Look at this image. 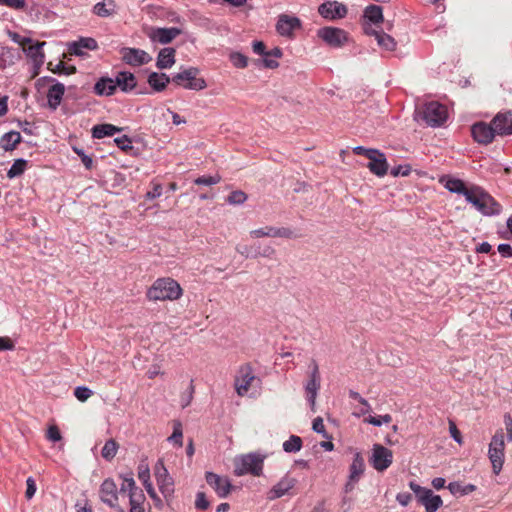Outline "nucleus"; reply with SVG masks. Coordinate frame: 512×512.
Returning <instances> with one entry per match:
<instances>
[{
  "label": "nucleus",
  "instance_id": "1",
  "mask_svg": "<svg viewBox=\"0 0 512 512\" xmlns=\"http://www.w3.org/2000/svg\"><path fill=\"white\" fill-rule=\"evenodd\" d=\"M182 296V288L172 278H159L147 291V297L153 301L177 300Z\"/></svg>",
  "mask_w": 512,
  "mask_h": 512
},
{
  "label": "nucleus",
  "instance_id": "2",
  "mask_svg": "<svg viewBox=\"0 0 512 512\" xmlns=\"http://www.w3.org/2000/svg\"><path fill=\"white\" fill-rule=\"evenodd\" d=\"M465 199L485 216L497 215L501 212V205L478 186L471 187V191L466 194Z\"/></svg>",
  "mask_w": 512,
  "mask_h": 512
},
{
  "label": "nucleus",
  "instance_id": "3",
  "mask_svg": "<svg viewBox=\"0 0 512 512\" xmlns=\"http://www.w3.org/2000/svg\"><path fill=\"white\" fill-rule=\"evenodd\" d=\"M265 458L266 455L259 452H251L237 456L234 459V474L236 476H243L246 474H251L253 476L262 475Z\"/></svg>",
  "mask_w": 512,
  "mask_h": 512
},
{
  "label": "nucleus",
  "instance_id": "4",
  "mask_svg": "<svg viewBox=\"0 0 512 512\" xmlns=\"http://www.w3.org/2000/svg\"><path fill=\"white\" fill-rule=\"evenodd\" d=\"M409 487L414 492L417 501L425 507L426 512H436L442 506V498L435 495L431 489L422 487L414 481L409 483Z\"/></svg>",
  "mask_w": 512,
  "mask_h": 512
},
{
  "label": "nucleus",
  "instance_id": "5",
  "mask_svg": "<svg viewBox=\"0 0 512 512\" xmlns=\"http://www.w3.org/2000/svg\"><path fill=\"white\" fill-rule=\"evenodd\" d=\"M198 73L199 70L197 68L189 67L175 74L170 81L185 89L196 91L203 90L207 87V83L203 78H197Z\"/></svg>",
  "mask_w": 512,
  "mask_h": 512
},
{
  "label": "nucleus",
  "instance_id": "6",
  "mask_svg": "<svg viewBox=\"0 0 512 512\" xmlns=\"http://www.w3.org/2000/svg\"><path fill=\"white\" fill-rule=\"evenodd\" d=\"M154 475L161 494L167 502L170 501L174 494V481L173 478L169 475L162 459H159L156 462L154 467Z\"/></svg>",
  "mask_w": 512,
  "mask_h": 512
},
{
  "label": "nucleus",
  "instance_id": "7",
  "mask_svg": "<svg viewBox=\"0 0 512 512\" xmlns=\"http://www.w3.org/2000/svg\"><path fill=\"white\" fill-rule=\"evenodd\" d=\"M256 384L259 386L261 380L254 375L253 368L250 364L242 365L235 378V389L239 396L247 394L250 387Z\"/></svg>",
  "mask_w": 512,
  "mask_h": 512
},
{
  "label": "nucleus",
  "instance_id": "8",
  "mask_svg": "<svg viewBox=\"0 0 512 512\" xmlns=\"http://www.w3.org/2000/svg\"><path fill=\"white\" fill-rule=\"evenodd\" d=\"M447 109L439 102H429L424 105L422 119L431 127L441 126L447 119Z\"/></svg>",
  "mask_w": 512,
  "mask_h": 512
},
{
  "label": "nucleus",
  "instance_id": "9",
  "mask_svg": "<svg viewBox=\"0 0 512 512\" xmlns=\"http://www.w3.org/2000/svg\"><path fill=\"white\" fill-rule=\"evenodd\" d=\"M118 494L117 485L112 478L105 479L100 485L99 496L101 501L117 512H125V509L118 504Z\"/></svg>",
  "mask_w": 512,
  "mask_h": 512
},
{
  "label": "nucleus",
  "instance_id": "10",
  "mask_svg": "<svg viewBox=\"0 0 512 512\" xmlns=\"http://www.w3.org/2000/svg\"><path fill=\"white\" fill-rule=\"evenodd\" d=\"M317 36L327 45L340 48L348 41V34L341 28L326 26L317 31Z\"/></svg>",
  "mask_w": 512,
  "mask_h": 512
},
{
  "label": "nucleus",
  "instance_id": "11",
  "mask_svg": "<svg viewBox=\"0 0 512 512\" xmlns=\"http://www.w3.org/2000/svg\"><path fill=\"white\" fill-rule=\"evenodd\" d=\"M393 461V453L381 444H374L370 462L377 471L386 470Z\"/></svg>",
  "mask_w": 512,
  "mask_h": 512
},
{
  "label": "nucleus",
  "instance_id": "12",
  "mask_svg": "<svg viewBox=\"0 0 512 512\" xmlns=\"http://www.w3.org/2000/svg\"><path fill=\"white\" fill-rule=\"evenodd\" d=\"M318 13L326 20L343 19L348 13L346 5L338 1H325L318 7Z\"/></svg>",
  "mask_w": 512,
  "mask_h": 512
},
{
  "label": "nucleus",
  "instance_id": "13",
  "mask_svg": "<svg viewBox=\"0 0 512 512\" xmlns=\"http://www.w3.org/2000/svg\"><path fill=\"white\" fill-rule=\"evenodd\" d=\"M120 54L123 62L135 67L147 64L152 60L146 51L139 48L123 47Z\"/></svg>",
  "mask_w": 512,
  "mask_h": 512
},
{
  "label": "nucleus",
  "instance_id": "14",
  "mask_svg": "<svg viewBox=\"0 0 512 512\" xmlns=\"http://www.w3.org/2000/svg\"><path fill=\"white\" fill-rule=\"evenodd\" d=\"M205 480L220 498H226L232 489L230 480L216 473L206 472Z\"/></svg>",
  "mask_w": 512,
  "mask_h": 512
},
{
  "label": "nucleus",
  "instance_id": "15",
  "mask_svg": "<svg viewBox=\"0 0 512 512\" xmlns=\"http://www.w3.org/2000/svg\"><path fill=\"white\" fill-rule=\"evenodd\" d=\"M471 133H472L473 139L477 143L483 144V145L490 144L494 140L495 135H497L496 132L494 131L491 123L487 124L485 122L475 123L471 127Z\"/></svg>",
  "mask_w": 512,
  "mask_h": 512
},
{
  "label": "nucleus",
  "instance_id": "16",
  "mask_svg": "<svg viewBox=\"0 0 512 512\" xmlns=\"http://www.w3.org/2000/svg\"><path fill=\"white\" fill-rule=\"evenodd\" d=\"M301 28L298 17L281 14L276 23V31L284 37L292 38L295 30Z\"/></svg>",
  "mask_w": 512,
  "mask_h": 512
},
{
  "label": "nucleus",
  "instance_id": "17",
  "mask_svg": "<svg viewBox=\"0 0 512 512\" xmlns=\"http://www.w3.org/2000/svg\"><path fill=\"white\" fill-rule=\"evenodd\" d=\"M491 125L499 136L512 135V111L499 112L492 119Z\"/></svg>",
  "mask_w": 512,
  "mask_h": 512
},
{
  "label": "nucleus",
  "instance_id": "18",
  "mask_svg": "<svg viewBox=\"0 0 512 512\" xmlns=\"http://www.w3.org/2000/svg\"><path fill=\"white\" fill-rule=\"evenodd\" d=\"M250 235L254 238L261 237H280V238H295L297 237L295 233L286 227H273L266 226L263 228L255 229L250 231Z\"/></svg>",
  "mask_w": 512,
  "mask_h": 512
},
{
  "label": "nucleus",
  "instance_id": "19",
  "mask_svg": "<svg viewBox=\"0 0 512 512\" xmlns=\"http://www.w3.org/2000/svg\"><path fill=\"white\" fill-rule=\"evenodd\" d=\"M320 373L318 365L315 361H313V368L310 373V380L305 385V391L307 394V401L313 407L315 405V400L317 397L318 390L320 389Z\"/></svg>",
  "mask_w": 512,
  "mask_h": 512
},
{
  "label": "nucleus",
  "instance_id": "20",
  "mask_svg": "<svg viewBox=\"0 0 512 512\" xmlns=\"http://www.w3.org/2000/svg\"><path fill=\"white\" fill-rule=\"evenodd\" d=\"M181 32V29L177 27L155 28L149 34V38L153 42L168 44L171 43L178 35H180Z\"/></svg>",
  "mask_w": 512,
  "mask_h": 512
},
{
  "label": "nucleus",
  "instance_id": "21",
  "mask_svg": "<svg viewBox=\"0 0 512 512\" xmlns=\"http://www.w3.org/2000/svg\"><path fill=\"white\" fill-rule=\"evenodd\" d=\"M368 159L370 162L367 164V167L371 173L378 177H383L387 174L388 163L383 152L377 149V154H373L371 158Z\"/></svg>",
  "mask_w": 512,
  "mask_h": 512
},
{
  "label": "nucleus",
  "instance_id": "22",
  "mask_svg": "<svg viewBox=\"0 0 512 512\" xmlns=\"http://www.w3.org/2000/svg\"><path fill=\"white\" fill-rule=\"evenodd\" d=\"M98 44L97 41L94 38L91 37H84L80 38L78 41H75L69 45V52L70 54L76 55V56H84L85 52L84 50H95L97 49Z\"/></svg>",
  "mask_w": 512,
  "mask_h": 512
},
{
  "label": "nucleus",
  "instance_id": "23",
  "mask_svg": "<svg viewBox=\"0 0 512 512\" xmlns=\"http://www.w3.org/2000/svg\"><path fill=\"white\" fill-rule=\"evenodd\" d=\"M296 479L286 475L270 490V499H276L287 494L296 484Z\"/></svg>",
  "mask_w": 512,
  "mask_h": 512
},
{
  "label": "nucleus",
  "instance_id": "24",
  "mask_svg": "<svg viewBox=\"0 0 512 512\" xmlns=\"http://www.w3.org/2000/svg\"><path fill=\"white\" fill-rule=\"evenodd\" d=\"M45 42H36L26 44L22 49L26 53L28 57H30L35 65H42L44 63L45 55L42 51V47L45 45Z\"/></svg>",
  "mask_w": 512,
  "mask_h": 512
},
{
  "label": "nucleus",
  "instance_id": "25",
  "mask_svg": "<svg viewBox=\"0 0 512 512\" xmlns=\"http://www.w3.org/2000/svg\"><path fill=\"white\" fill-rule=\"evenodd\" d=\"M116 87H119L123 92L132 91L136 85L137 80L133 73L127 71L119 72L115 77Z\"/></svg>",
  "mask_w": 512,
  "mask_h": 512
},
{
  "label": "nucleus",
  "instance_id": "26",
  "mask_svg": "<svg viewBox=\"0 0 512 512\" xmlns=\"http://www.w3.org/2000/svg\"><path fill=\"white\" fill-rule=\"evenodd\" d=\"M64 93L65 86L60 82H56L48 89L47 100L51 109H57L62 101Z\"/></svg>",
  "mask_w": 512,
  "mask_h": 512
},
{
  "label": "nucleus",
  "instance_id": "27",
  "mask_svg": "<svg viewBox=\"0 0 512 512\" xmlns=\"http://www.w3.org/2000/svg\"><path fill=\"white\" fill-rule=\"evenodd\" d=\"M175 53V49L171 47L161 49L157 56L156 67L160 70L171 68L175 63Z\"/></svg>",
  "mask_w": 512,
  "mask_h": 512
},
{
  "label": "nucleus",
  "instance_id": "28",
  "mask_svg": "<svg viewBox=\"0 0 512 512\" xmlns=\"http://www.w3.org/2000/svg\"><path fill=\"white\" fill-rule=\"evenodd\" d=\"M147 82L155 92H162L169 84L170 77L165 73L151 72Z\"/></svg>",
  "mask_w": 512,
  "mask_h": 512
},
{
  "label": "nucleus",
  "instance_id": "29",
  "mask_svg": "<svg viewBox=\"0 0 512 512\" xmlns=\"http://www.w3.org/2000/svg\"><path fill=\"white\" fill-rule=\"evenodd\" d=\"M115 81L108 77L100 78L94 85V92L99 96H110L116 91Z\"/></svg>",
  "mask_w": 512,
  "mask_h": 512
},
{
  "label": "nucleus",
  "instance_id": "30",
  "mask_svg": "<svg viewBox=\"0 0 512 512\" xmlns=\"http://www.w3.org/2000/svg\"><path fill=\"white\" fill-rule=\"evenodd\" d=\"M116 3L114 0H102L93 6V13L98 17L107 18L116 13Z\"/></svg>",
  "mask_w": 512,
  "mask_h": 512
},
{
  "label": "nucleus",
  "instance_id": "31",
  "mask_svg": "<svg viewBox=\"0 0 512 512\" xmlns=\"http://www.w3.org/2000/svg\"><path fill=\"white\" fill-rule=\"evenodd\" d=\"M21 140L22 137L18 131H9L0 137V147L4 151H13Z\"/></svg>",
  "mask_w": 512,
  "mask_h": 512
},
{
  "label": "nucleus",
  "instance_id": "32",
  "mask_svg": "<svg viewBox=\"0 0 512 512\" xmlns=\"http://www.w3.org/2000/svg\"><path fill=\"white\" fill-rule=\"evenodd\" d=\"M122 129L109 123L97 124L92 128V137L96 139H102L104 137H111Z\"/></svg>",
  "mask_w": 512,
  "mask_h": 512
},
{
  "label": "nucleus",
  "instance_id": "33",
  "mask_svg": "<svg viewBox=\"0 0 512 512\" xmlns=\"http://www.w3.org/2000/svg\"><path fill=\"white\" fill-rule=\"evenodd\" d=\"M447 489L455 497H462L474 492L477 487L474 484H462L459 481L450 482Z\"/></svg>",
  "mask_w": 512,
  "mask_h": 512
},
{
  "label": "nucleus",
  "instance_id": "34",
  "mask_svg": "<svg viewBox=\"0 0 512 512\" xmlns=\"http://www.w3.org/2000/svg\"><path fill=\"white\" fill-rule=\"evenodd\" d=\"M488 457L492 464V469H493L494 474L498 475L500 473V471L502 470V467L504 464L505 452H503L499 449L491 448L489 446Z\"/></svg>",
  "mask_w": 512,
  "mask_h": 512
},
{
  "label": "nucleus",
  "instance_id": "35",
  "mask_svg": "<svg viewBox=\"0 0 512 512\" xmlns=\"http://www.w3.org/2000/svg\"><path fill=\"white\" fill-rule=\"evenodd\" d=\"M365 470L364 459L360 453L354 455L352 464L349 469V477L351 480H359Z\"/></svg>",
  "mask_w": 512,
  "mask_h": 512
},
{
  "label": "nucleus",
  "instance_id": "36",
  "mask_svg": "<svg viewBox=\"0 0 512 512\" xmlns=\"http://www.w3.org/2000/svg\"><path fill=\"white\" fill-rule=\"evenodd\" d=\"M118 492L119 494L127 492L129 500H131L132 496H134L136 493L144 494L143 490L136 485L134 479L131 476L123 477V482Z\"/></svg>",
  "mask_w": 512,
  "mask_h": 512
},
{
  "label": "nucleus",
  "instance_id": "37",
  "mask_svg": "<svg viewBox=\"0 0 512 512\" xmlns=\"http://www.w3.org/2000/svg\"><path fill=\"white\" fill-rule=\"evenodd\" d=\"M444 186L450 192L462 194L465 198L466 194L471 191V188H467L465 183L457 178H448Z\"/></svg>",
  "mask_w": 512,
  "mask_h": 512
},
{
  "label": "nucleus",
  "instance_id": "38",
  "mask_svg": "<svg viewBox=\"0 0 512 512\" xmlns=\"http://www.w3.org/2000/svg\"><path fill=\"white\" fill-rule=\"evenodd\" d=\"M373 34L375 35L377 43L380 47L387 51L395 50L397 43L392 36L383 31H373Z\"/></svg>",
  "mask_w": 512,
  "mask_h": 512
},
{
  "label": "nucleus",
  "instance_id": "39",
  "mask_svg": "<svg viewBox=\"0 0 512 512\" xmlns=\"http://www.w3.org/2000/svg\"><path fill=\"white\" fill-rule=\"evenodd\" d=\"M364 17L373 24H380L383 22V10L381 6L371 4L366 7Z\"/></svg>",
  "mask_w": 512,
  "mask_h": 512
},
{
  "label": "nucleus",
  "instance_id": "40",
  "mask_svg": "<svg viewBox=\"0 0 512 512\" xmlns=\"http://www.w3.org/2000/svg\"><path fill=\"white\" fill-rule=\"evenodd\" d=\"M27 166H28L27 160H25L23 158L16 159L14 161V163L12 164V166L10 167V169L7 171V177L9 179H14L16 177L21 176L27 169Z\"/></svg>",
  "mask_w": 512,
  "mask_h": 512
},
{
  "label": "nucleus",
  "instance_id": "41",
  "mask_svg": "<svg viewBox=\"0 0 512 512\" xmlns=\"http://www.w3.org/2000/svg\"><path fill=\"white\" fill-rule=\"evenodd\" d=\"M118 448L119 446L117 442L114 439H109L104 444L101 455L105 460L110 461L116 456Z\"/></svg>",
  "mask_w": 512,
  "mask_h": 512
},
{
  "label": "nucleus",
  "instance_id": "42",
  "mask_svg": "<svg viewBox=\"0 0 512 512\" xmlns=\"http://www.w3.org/2000/svg\"><path fill=\"white\" fill-rule=\"evenodd\" d=\"M302 448V439L299 436L291 435L288 440L283 443V450L287 453H295Z\"/></svg>",
  "mask_w": 512,
  "mask_h": 512
},
{
  "label": "nucleus",
  "instance_id": "43",
  "mask_svg": "<svg viewBox=\"0 0 512 512\" xmlns=\"http://www.w3.org/2000/svg\"><path fill=\"white\" fill-rule=\"evenodd\" d=\"M145 495L136 493L132 496V499L129 500L130 503V512H145L144 502Z\"/></svg>",
  "mask_w": 512,
  "mask_h": 512
},
{
  "label": "nucleus",
  "instance_id": "44",
  "mask_svg": "<svg viewBox=\"0 0 512 512\" xmlns=\"http://www.w3.org/2000/svg\"><path fill=\"white\" fill-rule=\"evenodd\" d=\"M229 60L236 68H245L248 65V58L240 52H232L229 55Z\"/></svg>",
  "mask_w": 512,
  "mask_h": 512
},
{
  "label": "nucleus",
  "instance_id": "45",
  "mask_svg": "<svg viewBox=\"0 0 512 512\" xmlns=\"http://www.w3.org/2000/svg\"><path fill=\"white\" fill-rule=\"evenodd\" d=\"M489 446L491 448L499 449V450L505 452V440H504V433H503L502 429L496 431V433L493 435V437L491 439Z\"/></svg>",
  "mask_w": 512,
  "mask_h": 512
},
{
  "label": "nucleus",
  "instance_id": "46",
  "mask_svg": "<svg viewBox=\"0 0 512 512\" xmlns=\"http://www.w3.org/2000/svg\"><path fill=\"white\" fill-rule=\"evenodd\" d=\"M246 200L247 194L241 190L232 191L227 198V202L231 205H240Z\"/></svg>",
  "mask_w": 512,
  "mask_h": 512
},
{
  "label": "nucleus",
  "instance_id": "47",
  "mask_svg": "<svg viewBox=\"0 0 512 512\" xmlns=\"http://www.w3.org/2000/svg\"><path fill=\"white\" fill-rule=\"evenodd\" d=\"M138 478L143 484L150 482V469L146 460H141L138 465Z\"/></svg>",
  "mask_w": 512,
  "mask_h": 512
},
{
  "label": "nucleus",
  "instance_id": "48",
  "mask_svg": "<svg viewBox=\"0 0 512 512\" xmlns=\"http://www.w3.org/2000/svg\"><path fill=\"white\" fill-rule=\"evenodd\" d=\"M220 181H221V177L218 174H216L213 176H211V175L200 176L194 180V183L196 185L211 186V185H215V184L219 183Z\"/></svg>",
  "mask_w": 512,
  "mask_h": 512
},
{
  "label": "nucleus",
  "instance_id": "49",
  "mask_svg": "<svg viewBox=\"0 0 512 512\" xmlns=\"http://www.w3.org/2000/svg\"><path fill=\"white\" fill-rule=\"evenodd\" d=\"M182 438H183L182 425L180 422H175L174 427H173V433L168 438V440L177 444L179 447H182V445H183Z\"/></svg>",
  "mask_w": 512,
  "mask_h": 512
},
{
  "label": "nucleus",
  "instance_id": "50",
  "mask_svg": "<svg viewBox=\"0 0 512 512\" xmlns=\"http://www.w3.org/2000/svg\"><path fill=\"white\" fill-rule=\"evenodd\" d=\"M52 63L48 64V68L54 74H65L70 75L76 72V68L74 66H66L63 62H59L54 68H51Z\"/></svg>",
  "mask_w": 512,
  "mask_h": 512
},
{
  "label": "nucleus",
  "instance_id": "51",
  "mask_svg": "<svg viewBox=\"0 0 512 512\" xmlns=\"http://www.w3.org/2000/svg\"><path fill=\"white\" fill-rule=\"evenodd\" d=\"M349 397L351 399L357 400L361 405L366 406V409H361L359 415H365L371 411V406L368 401L363 398L358 392L354 390L349 391Z\"/></svg>",
  "mask_w": 512,
  "mask_h": 512
},
{
  "label": "nucleus",
  "instance_id": "52",
  "mask_svg": "<svg viewBox=\"0 0 512 512\" xmlns=\"http://www.w3.org/2000/svg\"><path fill=\"white\" fill-rule=\"evenodd\" d=\"M114 142L116 143L118 148H120L122 151H124L126 153L133 150V148H134L132 145L131 139L126 135L115 138Z\"/></svg>",
  "mask_w": 512,
  "mask_h": 512
},
{
  "label": "nucleus",
  "instance_id": "53",
  "mask_svg": "<svg viewBox=\"0 0 512 512\" xmlns=\"http://www.w3.org/2000/svg\"><path fill=\"white\" fill-rule=\"evenodd\" d=\"M210 507V501L207 499V496L204 492H197L195 498V508L197 510H207Z\"/></svg>",
  "mask_w": 512,
  "mask_h": 512
},
{
  "label": "nucleus",
  "instance_id": "54",
  "mask_svg": "<svg viewBox=\"0 0 512 512\" xmlns=\"http://www.w3.org/2000/svg\"><path fill=\"white\" fill-rule=\"evenodd\" d=\"M392 421V417L390 414H385V415H381V416H369L368 418L365 419V422L369 423V424H372L376 427H379L381 426L382 424H388Z\"/></svg>",
  "mask_w": 512,
  "mask_h": 512
},
{
  "label": "nucleus",
  "instance_id": "55",
  "mask_svg": "<svg viewBox=\"0 0 512 512\" xmlns=\"http://www.w3.org/2000/svg\"><path fill=\"white\" fill-rule=\"evenodd\" d=\"M92 394L93 391L86 386H78L74 390V396L81 402L86 401Z\"/></svg>",
  "mask_w": 512,
  "mask_h": 512
},
{
  "label": "nucleus",
  "instance_id": "56",
  "mask_svg": "<svg viewBox=\"0 0 512 512\" xmlns=\"http://www.w3.org/2000/svg\"><path fill=\"white\" fill-rule=\"evenodd\" d=\"M73 151L80 157L81 162L85 166L86 169L90 170L93 167L92 158L85 154L84 150L78 147H73Z\"/></svg>",
  "mask_w": 512,
  "mask_h": 512
},
{
  "label": "nucleus",
  "instance_id": "57",
  "mask_svg": "<svg viewBox=\"0 0 512 512\" xmlns=\"http://www.w3.org/2000/svg\"><path fill=\"white\" fill-rule=\"evenodd\" d=\"M46 437L49 441L58 442L62 439L60 430L56 425H52L48 428Z\"/></svg>",
  "mask_w": 512,
  "mask_h": 512
},
{
  "label": "nucleus",
  "instance_id": "58",
  "mask_svg": "<svg viewBox=\"0 0 512 512\" xmlns=\"http://www.w3.org/2000/svg\"><path fill=\"white\" fill-rule=\"evenodd\" d=\"M0 5H6L10 8L23 10L26 7V0H0Z\"/></svg>",
  "mask_w": 512,
  "mask_h": 512
},
{
  "label": "nucleus",
  "instance_id": "59",
  "mask_svg": "<svg viewBox=\"0 0 512 512\" xmlns=\"http://www.w3.org/2000/svg\"><path fill=\"white\" fill-rule=\"evenodd\" d=\"M312 429L316 433L322 434L325 438H329L328 434L326 433L325 426L321 417H317L313 420Z\"/></svg>",
  "mask_w": 512,
  "mask_h": 512
},
{
  "label": "nucleus",
  "instance_id": "60",
  "mask_svg": "<svg viewBox=\"0 0 512 512\" xmlns=\"http://www.w3.org/2000/svg\"><path fill=\"white\" fill-rule=\"evenodd\" d=\"M9 37L11 38V40L15 43H17L18 45H20L22 48L28 44V43H31V38H28V37H24V36H21L20 34L16 33V32H11L9 31Z\"/></svg>",
  "mask_w": 512,
  "mask_h": 512
},
{
  "label": "nucleus",
  "instance_id": "61",
  "mask_svg": "<svg viewBox=\"0 0 512 512\" xmlns=\"http://www.w3.org/2000/svg\"><path fill=\"white\" fill-rule=\"evenodd\" d=\"M353 153L356 155H363L366 158H371L373 154H377V149L365 148L363 146H356L353 148Z\"/></svg>",
  "mask_w": 512,
  "mask_h": 512
},
{
  "label": "nucleus",
  "instance_id": "62",
  "mask_svg": "<svg viewBox=\"0 0 512 512\" xmlns=\"http://www.w3.org/2000/svg\"><path fill=\"white\" fill-rule=\"evenodd\" d=\"M26 492L25 496L27 499H31L36 492V482L32 477H28L26 480Z\"/></svg>",
  "mask_w": 512,
  "mask_h": 512
},
{
  "label": "nucleus",
  "instance_id": "63",
  "mask_svg": "<svg viewBox=\"0 0 512 512\" xmlns=\"http://www.w3.org/2000/svg\"><path fill=\"white\" fill-rule=\"evenodd\" d=\"M498 252L501 254L504 258H511L512 257V246L507 243H501L498 245Z\"/></svg>",
  "mask_w": 512,
  "mask_h": 512
},
{
  "label": "nucleus",
  "instance_id": "64",
  "mask_svg": "<svg viewBox=\"0 0 512 512\" xmlns=\"http://www.w3.org/2000/svg\"><path fill=\"white\" fill-rule=\"evenodd\" d=\"M504 424L507 431V440L512 442V417L510 414L504 415Z\"/></svg>",
  "mask_w": 512,
  "mask_h": 512
}]
</instances>
